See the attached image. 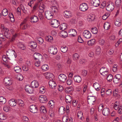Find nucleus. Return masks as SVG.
I'll return each instance as SVG.
<instances>
[{"label":"nucleus","instance_id":"obj_1","mask_svg":"<svg viewBox=\"0 0 122 122\" xmlns=\"http://www.w3.org/2000/svg\"><path fill=\"white\" fill-rule=\"evenodd\" d=\"M45 6L43 4L41 3L40 5L39 8V13L38 14V16L40 19L42 20L43 19L44 17L43 14L44 13L45 10Z\"/></svg>","mask_w":122,"mask_h":122},{"label":"nucleus","instance_id":"obj_2","mask_svg":"<svg viewBox=\"0 0 122 122\" xmlns=\"http://www.w3.org/2000/svg\"><path fill=\"white\" fill-rule=\"evenodd\" d=\"M48 52L51 54L55 55L57 52V48L54 46H51L48 49Z\"/></svg>","mask_w":122,"mask_h":122},{"label":"nucleus","instance_id":"obj_3","mask_svg":"<svg viewBox=\"0 0 122 122\" xmlns=\"http://www.w3.org/2000/svg\"><path fill=\"white\" fill-rule=\"evenodd\" d=\"M34 59L38 60L39 61H42L43 59L42 56L40 54L36 52L34 53L33 55Z\"/></svg>","mask_w":122,"mask_h":122},{"label":"nucleus","instance_id":"obj_4","mask_svg":"<svg viewBox=\"0 0 122 122\" xmlns=\"http://www.w3.org/2000/svg\"><path fill=\"white\" fill-rule=\"evenodd\" d=\"M96 98L95 97L89 96L87 97L88 102L89 104L94 105L96 101Z\"/></svg>","mask_w":122,"mask_h":122},{"label":"nucleus","instance_id":"obj_5","mask_svg":"<svg viewBox=\"0 0 122 122\" xmlns=\"http://www.w3.org/2000/svg\"><path fill=\"white\" fill-rule=\"evenodd\" d=\"M25 89L26 92L28 93L31 94L34 92L33 87L28 85H26L25 86Z\"/></svg>","mask_w":122,"mask_h":122},{"label":"nucleus","instance_id":"obj_6","mask_svg":"<svg viewBox=\"0 0 122 122\" xmlns=\"http://www.w3.org/2000/svg\"><path fill=\"white\" fill-rule=\"evenodd\" d=\"M45 15L46 19L50 20L53 18V14L51 11H47L45 12Z\"/></svg>","mask_w":122,"mask_h":122},{"label":"nucleus","instance_id":"obj_7","mask_svg":"<svg viewBox=\"0 0 122 122\" xmlns=\"http://www.w3.org/2000/svg\"><path fill=\"white\" fill-rule=\"evenodd\" d=\"M45 76L46 78L49 80L50 81L51 80H54V76L50 72L46 73H45Z\"/></svg>","mask_w":122,"mask_h":122},{"label":"nucleus","instance_id":"obj_8","mask_svg":"<svg viewBox=\"0 0 122 122\" xmlns=\"http://www.w3.org/2000/svg\"><path fill=\"white\" fill-rule=\"evenodd\" d=\"M114 8V3L112 2H110L108 4L106 7V10L108 11H111L113 10Z\"/></svg>","mask_w":122,"mask_h":122},{"label":"nucleus","instance_id":"obj_9","mask_svg":"<svg viewBox=\"0 0 122 122\" xmlns=\"http://www.w3.org/2000/svg\"><path fill=\"white\" fill-rule=\"evenodd\" d=\"M83 36L86 38L89 39L91 37V34L88 31L85 30L82 33Z\"/></svg>","mask_w":122,"mask_h":122},{"label":"nucleus","instance_id":"obj_10","mask_svg":"<svg viewBox=\"0 0 122 122\" xmlns=\"http://www.w3.org/2000/svg\"><path fill=\"white\" fill-rule=\"evenodd\" d=\"M114 107L116 110H118V112L119 114H122V106H119L116 102L114 104Z\"/></svg>","mask_w":122,"mask_h":122},{"label":"nucleus","instance_id":"obj_11","mask_svg":"<svg viewBox=\"0 0 122 122\" xmlns=\"http://www.w3.org/2000/svg\"><path fill=\"white\" fill-rule=\"evenodd\" d=\"M88 8L87 5L86 3H83L80 6V9L82 11H86Z\"/></svg>","mask_w":122,"mask_h":122},{"label":"nucleus","instance_id":"obj_12","mask_svg":"<svg viewBox=\"0 0 122 122\" xmlns=\"http://www.w3.org/2000/svg\"><path fill=\"white\" fill-rule=\"evenodd\" d=\"M121 76L119 74H117L115 77L113 78V81L114 83H117L120 82L121 81Z\"/></svg>","mask_w":122,"mask_h":122},{"label":"nucleus","instance_id":"obj_13","mask_svg":"<svg viewBox=\"0 0 122 122\" xmlns=\"http://www.w3.org/2000/svg\"><path fill=\"white\" fill-rule=\"evenodd\" d=\"M4 82L6 86H10L12 84V81L11 79L8 77H6L4 78Z\"/></svg>","mask_w":122,"mask_h":122},{"label":"nucleus","instance_id":"obj_14","mask_svg":"<svg viewBox=\"0 0 122 122\" xmlns=\"http://www.w3.org/2000/svg\"><path fill=\"white\" fill-rule=\"evenodd\" d=\"M30 112L33 113L37 112L38 109L37 107L35 105H31L30 107Z\"/></svg>","mask_w":122,"mask_h":122},{"label":"nucleus","instance_id":"obj_15","mask_svg":"<svg viewBox=\"0 0 122 122\" xmlns=\"http://www.w3.org/2000/svg\"><path fill=\"white\" fill-rule=\"evenodd\" d=\"M91 3L94 6L97 7L100 5V2L99 0H91Z\"/></svg>","mask_w":122,"mask_h":122},{"label":"nucleus","instance_id":"obj_16","mask_svg":"<svg viewBox=\"0 0 122 122\" xmlns=\"http://www.w3.org/2000/svg\"><path fill=\"white\" fill-rule=\"evenodd\" d=\"M58 78L60 81L64 82L66 79V77L64 74H61L58 76Z\"/></svg>","mask_w":122,"mask_h":122},{"label":"nucleus","instance_id":"obj_17","mask_svg":"<svg viewBox=\"0 0 122 122\" xmlns=\"http://www.w3.org/2000/svg\"><path fill=\"white\" fill-rule=\"evenodd\" d=\"M30 19L31 22L35 23L39 20V18L37 16L34 15L30 17Z\"/></svg>","mask_w":122,"mask_h":122},{"label":"nucleus","instance_id":"obj_18","mask_svg":"<svg viewBox=\"0 0 122 122\" xmlns=\"http://www.w3.org/2000/svg\"><path fill=\"white\" fill-rule=\"evenodd\" d=\"M39 98L40 102L41 103H45L47 101L46 97L45 96H40Z\"/></svg>","mask_w":122,"mask_h":122},{"label":"nucleus","instance_id":"obj_19","mask_svg":"<svg viewBox=\"0 0 122 122\" xmlns=\"http://www.w3.org/2000/svg\"><path fill=\"white\" fill-rule=\"evenodd\" d=\"M110 110L108 108H104L102 113L103 115L105 116H107L110 114Z\"/></svg>","mask_w":122,"mask_h":122},{"label":"nucleus","instance_id":"obj_20","mask_svg":"<svg viewBox=\"0 0 122 122\" xmlns=\"http://www.w3.org/2000/svg\"><path fill=\"white\" fill-rule=\"evenodd\" d=\"M9 105L12 107H14L16 105V102L14 99H12L9 101L8 102Z\"/></svg>","mask_w":122,"mask_h":122},{"label":"nucleus","instance_id":"obj_21","mask_svg":"<svg viewBox=\"0 0 122 122\" xmlns=\"http://www.w3.org/2000/svg\"><path fill=\"white\" fill-rule=\"evenodd\" d=\"M74 81L78 83H80L81 81V77L78 75H76L74 76L73 78Z\"/></svg>","mask_w":122,"mask_h":122},{"label":"nucleus","instance_id":"obj_22","mask_svg":"<svg viewBox=\"0 0 122 122\" xmlns=\"http://www.w3.org/2000/svg\"><path fill=\"white\" fill-rule=\"evenodd\" d=\"M5 32L4 34L5 37H6L8 39L10 38V37L11 36V35L9 31V30L6 29V30H5Z\"/></svg>","mask_w":122,"mask_h":122},{"label":"nucleus","instance_id":"obj_23","mask_svg":"<svg viewBox=\"0 0 122 122\" xmlns=\"http://www.w3.org/2000/svg\"><path fill=\"white\" fill-rule=\"evenodd\" d=\"M68 33H69V35L71 36H74L76 35V30L73 29L70 30Z\"/></svg>","mask_w":122,"mask_h":122},{"label":"nucleus","instance_id":"obj_24","mask_svg":"<svg viewBox=\"0 0 122 122\" xmlns=\"http://www.w3.org/2000/svg\"><path fill=\"white\" fill-rule=\"evenodd\" d=\"M54 80H51L49 81V82L50 87L52 88H54L56 86V84Z\"/></svg>","mask_w":122,"mask_h":122},{"label":"nucleus","instance_id":"obj_25","mask_svg":"<svg viewBox=\"0 0 122 122\" xmlns=\"http://www.w3.org/2000/svg\"><path fill=\"white\" fill-rule=\"evenodd\" d=\"M64 13L67 18H68L71 17L72 16V13L70 11L66 10L64 11Z\"/></svg>","mask_w":122,"mask_h":122},{"label":"nucleus","instance_id":"obj_26","mask_svg":"<svg viewBox=\"0 0 122 122\" xmlns=\"http://www.w3.org/2000/svg\"><path fill=\"white\" fill-rule=\"evenodd\" d=\"M94 87L97 91L100 90L101 89L100 85L97 83H95L93 85Z\"/></svg>","mask_w":122,"mask_h":122},{"label":"nucleus","instance_id":"obj_27","mask_svg":"<svg viewBox=\"0 0 122 122\" xmlns=\"http://www.w3.org/2000/svg\"><path fill=\"white\" fill-rule=\"evenodd\" d=\"M31 86L33 88H36L39 86L38 83L37 81H33L31 82Z\"/></svg>","mask_w":122,"mask_h":122},{"label":"nucleus","instance_id":"obj_28","mask_svg":"<svg viewBox=\"0 0 122 122\" xmlns=\"http://www.w3.org/2000/svg\"><path fill=\"white\" fill-rule=\"evenodd\" d=\"M66 101L67 103H70L72 100V97L68 95H66L65 97Z\"/></svg>","mask_w":122,"mask_h":122},{"label":"nucleus","instance_id":"obj_29","mask_svg":"<svg viewBox=\"0 0 122 122\" xmlns=\"http://www.w3.org/2000/svg\"><path fill=\"white\" fill-rule=\"evenodd\" d=\"M54 20V22L52 23V21L51 25H53V27L55 28H57L59 25V23L58 20Z\"/></svg>","mask_w":122,"mask_h":122},{"label":"nucleus","instance_id":"obj_30","mask_svg":"<svg viewBox=\"0 0 122 122\" xmlns=\"http://www.w3.org/2000/svg\"><path fill=\"white\" fill-rule=\"evenodd\" d=\"M14 51H11L10 50H9L6 51V55L7 56H9L10 57H11L12 56H13V54H14Z\"/></svg>","mask_w":122,"mask_h":122},{"label":"nucleus","instance_id":"obj_31","mask_svg":"<svg viewBox=\"0 0 122 122\" xmlns=\"http://www.w3.org/2000/svg\"><path fill=\"white\" fill-rule=\"evenodd\" d=\"M67 28V24L63 23L60 25L59 28L62 31L65 30Z\"/></svg>","mask_w":122,"mask_h":122},{"label":"nucleus","instance_id":"obj_32","mask_svg":"<svg viewBox=\"0 0 122 122\" xmlns=\"http://www.w3.org/2000/svg\"><path fill=\"white\" fill-rule=\"evenodd\" d=\"M119 91L118 89H116L113 92V95L115 96L118 97H120Z\"/></svg>","mask_w":122,"mask_h":122},{"label":"nucleus","instance_id":"obj_33","mask_svg":"<svg viewBox=\"0 0 122 122\" xmlns=\"http://www.w3.org/2000/svg\"><path fill=\"white\" fill-rule=\"evenodd\" d=\"M30 44L31 48L33 49L35 48L37 46L36 43L34 41H32L30 42Z\"/></svg>","mask_w":122,"mask_h":122},{"label":"nucleus","instance_id":"obj_34","mask_svg":"<svg viewBox=\"0 0 122 122\" xmlns=\"http://www.w3.org/2000/svg\"><path fill=\"white\" fill-rule=\"evenodd\" d=\"M95 39H92L87 42V44L89 46H92L95 43Z\"/></svg>","mask_w":122,"mask_h":122},{"label":"nucleus","instance_id":"obj_35","mask_svg":"<svg viewBox=\"0 0 122 122\" xmlns=\"http://www.w3.org/2000/svg\"><path fill=\"white\" fill-rule=\"evenodd\" d=\"M16 103H18L19 105L21 107H23L24 105V102L20 99L17 100H16Z\"/></svg>","mask_w":122,"mask_h":122},{"label":"nucleus","instance_id":"obj_36","mask_svg":"<svg viewBox=\"0 0 122 122\" xmlns=\"http://www.w3.org/2000/svg\"><path fill=\"white\" fill-rule=\"evenodd\" d=\"M48 105L51 108H53L54 107V103L53 101L51 100L48 103Z\"/></svg>","mask_w":122,"mask_h":122},{"label":"nucleus","instance_id":"obj_37","mask_svg":"<svg viewBox=\"0 0 122 122\" xmlns=\"http://www.w3.org/2000/svg\"><path fill=\"white\" fill-rule=\"evenodd\" d=\"M77 117L79 119L82 120L83 118V113L81 111L78 112L77 114Z\"/></svg>","mask_w":122,"mask_h":122},{"label":"nucleus","instance_id":"obj_38","mask_svg":"<svg viewBox=\"0 0 122 122\" xmlns=\"http://www.w3.org/2000/svg\"><path fill=\"white\" fill-rule=\"evenodd\" d=\"M7 118L6 115L4 113H0V119L2 120H4L6 119Z\"/></svg>","mask_w":122,"mask_h":122},{"label":"nucleus","instance_id":"obj_39","mask_svg":"<svg viewBox=\"0 0 122 122\" xmlns=\"http://www.w3.org/2000/svg\"><path fill=\"white\" fill-rule=\"evenodd\" d=\"M67 47L66 46H63L61 47V51L65 53L68 50Z\"/></svg>","mask_w":122,"mask_h":122},{"label":"nucleus","instance_id":"obj_40","mask_svg":"<svg viewBox=\"0 0 122 122\" xmlns=\"http://www.w3.org/2000/svg\"><path fill=\"white\" fill-rule=\"evenodd\" d=\"M46 40L48 42H52L53 41V38L51 36L49 35L46 37Z\"/></svg>","mask_w":122,"mask_h":122},{"label":"nucleus","instance_id":"obj_41","mask_svg":"<svg viewBox=\"0 0 122 122\" xmlns=\"http://www.w3.org/2000/svg\"><path fill=\"white\" fill-rule=\"evenodd\" d=\"M110 26V24L108 22H106L104 24V28L106 30H108L109 29Z\"/></svg>","mask_w":122,"mask_h":122},{"label":"nucleus","instance_id":"obj_42","mask_svg":"<svg viewBox=\"0 0 122 122\" xmlns=\"http://www.w3.org/2000/svg\"><path fill=\"white\" fill-rule=\"evenodd\" d=\"M14 69L16 73H19L21 71V69L19 66H16L14 68Z\"/></svg>","mask_w":122,"mask_h":122},{"label":"nucleus","instance_id":"obj_43","mask_svg":"<svg viewBox=\"0 0 122 122\" xmlns=\"http://www.w3.org/2000/svg\"><path fill=\"white\" fill-rule=\"evenodd\" d=\"M18 46L19 48L23 50H24L26 48L25 46L21 43H18Z\"/></svg>","mask_w":122,"mask_h":122},{"label":"nucleus","instance_id":"obj_44","mask_svg":"<svg viewBox=\"0 0 122 122\" xmlns=\"http://www.w3.org/2000/svg\"><path fill=\"white\" fill-rule=\"evenodd\" d=\"M101 48L99 46H97L96 47L95 52L96 54L99 55L101 53Z\"/></svg>","mask_w":122,"mask_h":122},{"label":"nucleus","instance_id":"obj_45","mask_svg":"<svg viewBox=\"0 0 122 122\" xmlns=\"http://www.w3.org/2000/svg\"><path fill=\"white\" fill-rule=\"evenodd\" d=\"M66 111V112L67 113V114H68L69 112V109L66 110V109L63 106L60 107L59 108V112H61V111H62L63 112L64 111Z\"/></svg>","mask_w":122,"mask_h":122},{"label":"nucleus","instance_id":"obj_46","mask_svg":"<svg viewBox=\"0 0 122 122\" xmlns=\"http://www.w3.org/2000/svg\"><path fill=\"white\" fill-rule=\"evenodd\" d=\"M40 92L42 94L45 93L46 91V89L44 86H41L40 88Z\"/></svg>","mask_w":122,"mask_h":122},{"label":"nucleus","instance_id":"obj_47","mask_svg":"<svg viewBox=\"0 0 122 122\" xmlns=\"http://www.w3.org/2000/svg\"><path fill=\"white\" fill-rule=\"evenodd\" d=\"M2 13L3 16H6L8 14V10L6 9H5L3 10Z\"/></svg>","mask_w":122,"mask_h":122},{"label":"nucleus","instance_id":"obj_48","mask_svg":"<svg viewBox=\"0 0 122 122\" xmlns=\"http://www.w3.org/2000/svg\"><path fill=\"white\" fill-rule=\"evenodd\" d=\"M41 68L43 71H45L48 70V66L46 64H44L42 65L41 67Z\"/></svg>","mask_w":122,"mask_h":122},{"label":"nucleus","instance_id":"obj_49","mask_svg":"<svg viewBox=\"0 0 122 122\" xmlns=\"http://www.w3.org/2000/svg\"><path fill=\"white\" fill-rule=\"evenodd\" d=\"M73 58L74 60L76 61L79 59V56L77 53H75L73 55Z\"/></svg>","mask_w":122,"mask_h":122},{"label":"nucleus","instance_id":"obj_50","mask_svg":"<svg viewBox=\"0 0 122 122\" xmlns=\"http://www.w3.org/2000/svg\"><path fill=\"white\" fill-rule=\"evenodd\" d=\"M107 68L105 67H102L100 70V72L102 75H104L103 72L107 70Z\"/></svg>","mask_w":122,"mask_h":122},{"label":"nucleus","instance_id":"obj_51","mask_svg":"<svg viewBox=\"0 0 122 122\" xmlns=\"http://www.w3.org/2000/svg\"><path fill=\"white\" fill-rule=\"evenodd\" d=\"M72 91V87H67L66 89L65 92L66 93H70Z\"/></svg>","mask_w":122,"mask_h":122},{"label":"nucleus","instance_id":"obj_52","mask_svg":"<svg viewBox=\"0 0 122 122\" xmlns=\"http://www.w3.org/2000/svg\"><path fill=\"white\" fill-rule=\"evenodd\" d=\"M91 31L93 34H96L97 33L98 30L96 27H94L92 28Z\"/></svg>","mask_w":122,"mask_h":122},{"label":"nucleus","instance_id":"obj_53","mask_svg":"<svg viewBox=\"0 0 122 122\" xmlns=\"http://www.w3.org/2000/svg\"><path fill=\"white\" fill-rule=\"evenodd\" d=\"M40 110L41 112H42L44 114L46 113V109L43 106H42L41 107Z\"/></svg>","mask_w":122,"mask_h":122},{"label":"nucleus","instance_id":"obj_54","mask_svg":"<svg viewBox=\"0 0 122 122\" xmlns=\"http://www.w3.org/2000/svg\"><path fill=\"white\" fill-rule=\"evenodd\" d=\"M61 35L63 37L65 38L67 36V32L65 31H62L61 32Z\"/></svg>","mask_w":122,"mask_h":122},{"label":"nucleus","instance_id":"obj_55","mask_svg":"<svg viewBox=\"0 0 122 122\" xmlns=\"http://www.w3.org/2000/svg\"><path fill=\"white\" fill-rule=\"evenodd\" d=\"M114 48H111L108 51V54L110 55H112L114 52Z\"/></svg>","mask_w":122,"mask_h":122},{"label":"nucleus","instance_id":"obj_56","mask_svg":"<svg viewBox=\"0 0 122 122\" xmlns=\"http://www.w3.org/2000/svg\"><path fill=\"white\" fill-rule=\"evenodd\" d=\"M99 43L100 45L103 46L105 45L106 42L104 40L101 39L99 41Z\"/></svg>","mask_w":122,"mask_h":122},{"label":"nucleus","instance_id":"obj_57","mask_svg":"<svg viewBox=\"0 0 122 122\" xmlns=\"http://www.w3.org/2000/svg\"><path fill=\"white\" fill-rule=\"evenodd\" d=\"M0 102L4 104L6 102V99L3 97H0Z\"/></svg>","mask_w":122,"mask_h":122},{"label":"nucleus","instance_id":"obj_58","mask_svg":"<svg viewBox=\"0 0 122 122\" xmlns=\"http://www.w3.org/2000/svg\"><path fill=\"white\" fill-rule=\"evenodd\" d=\"M115 3L116 6H119L121 4L122 1L121 0H116Z\"/></svg>","mask_w":122,"mask_h":122},{"label":"nucleus","instance_id":"obj_59","mask_svg":"<svg viewBox=\"0 0 122 122\" xmlns=\"http://www.w3.org/2000/svg\"><path fill=\"white\" fill-rule=\"evenodd\" d=\"M38 43L40 44H42L44 42L43 39L41 37H39L37 38Z\"/></svg>","mask_w":122,"mask_h":122},{"label":"nucleus","instance_id":"obj_60","mask_svg":"<svg viewBox=\"0 0 122 122\" xmlns=\"http://www.w3.org/2000/svg\"><path fill=\"white\" fill-rule=\"evenodd\" d=\"M109 14L107 13H106L102 16V19L104 20H106L109 16Z\"/></svg>","mask_w":122,"mask_h":122},{"label":"nucleus","instance_id":"obj_61","mask_svg":"<svg viewBox=\"0 0 122 122\" xmlns=\"http://www.w3.org/2000/svg\"><path fill=\"white\" fill-rule=\"evenodd\" d=\"M49 114L51 117H52L54 116V111L52 110V109H51L49 110Z\"/></svg>","mask_w":122,"mask_h":122},{"label":"nucleus","instance_id":"obj_62","mask_svg":"<svg viewBox=\"0 0 122 122\" xmlns=\"http://www.w3.org/2000/svg\"><path fill=\"white\" fill-rule=\"evenodd\" d=\"M22 69L24 71H26L28 70L29 69V67L28 66L25 65L23 66Z\"/></svg>","mask_w":122,"mask_h":122},{"label":"nucleus","instance_id":"obj_63","mask_svg":"<svg viewBox=\"0 0 122 122\" xmlns=\"http://www.w3.org/2000/svg\"><path fill=\"white\" fill-rule=\"evenodd\" d=\"M113 78V77L112 75L111 74H110L107 77V79L108 81H112Z\"/></svg>","mask_w":122,"mask_h":122},{"label":"nucleus","instance_id":"obj_64","mask_svg":"<svg viewBox=\"0 0 122 122\" xmlns=\"http://www.w3.org/2000/svg\"><path fill=\"white\" fill-rule=\"evenodd\" d=\"M68 117L66 116H64L62 118V121L63 122H67L68 121Z\"/></svg>","mask_w":122,"mask_h":122}]
</instances>
